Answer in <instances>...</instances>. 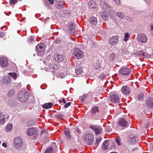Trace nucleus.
<instances>
[{"mask_svg": "<svg viewBox=\"0 0 153 153\" xmlns=\"http://www.w3.org/2000/svg\"><path fill=\"white\" fill-rule=\"evenodd\" d=\"M147 53L146 52H144L143 51H137L133 54L134 56H140L146 57L147 55Z\"/></svg>", "mask_w": 153, "mask_h": 153, "instance_id": "f3484780", "label": "nucleus"}, {"mask_svg": "<svg viewBox=\"0 0 153 153\" xmlns=\"http://www.w3.org/2000/svg\"><path fill=\"white\" fill-rule=\"evenodd\" d=\"M121 91L122 93L124 95L128 94L130 92V88L126 86L123 87L121 89Z\"/></svg>", "mask_w": 153, "mask_h": 153, "instance_id": "ddd939ff", "label": "nucleus"}, {"mask_svg": "<svg viewBox=\"0 0 153 153\" xmlns=\"http://www.w3.org/2000/svg\"><path fill=\"white\" fill-rule=\"evenodd\" d=\"M2 146L5 148L7 147V145L6 143H3L2 144Z\"/></svg>", "mask_w": 153, "mask_h": 153, "instance_id": "13d9d810", "label": "nucleus"}, {"mask_svg": "<svg viewBox=\"0 0 153 153\" xmlns=\"http://www.w3.org/2000/svg\"><path fill=\"white\" fill-rule=\"evenodd\" d=\"M37 129L35 128H27L26 130V134L29 136L36 134L37 132Z\"/></svg>", "mask_w": 153, "mask_h": 153, "instance_id": "6e6552de", "label": "nucleus"}, {"mask_svg": "<svg viewBox=\"0 0 153 153\" xmlns=\"http://www.w3.org/2000/svg\"><path fill=\"white\" fill-rule=\"evenodd\" d=\"M28 97V93L26 91H20L19 92L17 96L18 100L22 102L27 101Z\"/></svg>", "mask_w": 153, "mask_h": 153, "instance_id": "f03ea898", "label": "nucleus"}, {"mask_svg": "<svg viewBox=\"0 0 153 153\" xmlns=\"http://www.w3.org/2000/svg\"><path fill=\"white\" fill-rule=\"evenodd\" d=\"M47 134V132L45 130H42L41 131L40 135L42 137L46 136Z\"/></svg>", "mask_w": 153, "mask_h": 153, "instance_id": "c9c22d12", "label": "nucleus"}, {"mask_svg": "<svg viewBox=\"0 0 153 153\" xmlns=\"http://www.w3.org/2000/svg\"><path fill=\"white\" fill-rule=\"evenodd\" d=\"M128 51L126 48H123L122 50V53L124 54H126L127 53Z\"/></svg>", "mask_w": 153, "mask_h": 153, "instance_id": "8fccbe9b", "label": "nucleus"}, {"mask_svg": "<svg viewBox=\"0 0 153 153\" xmlns=\"http://www.w3.org/2000/svg\"><path fill=\"white\" fill-rule=\"evenodd\" d=\"M113 1L117 4H120V0H113Z\"/></svg>", "mask_w": 153, "mask_h": 153, "instance_id": "5fc2aeb1", "label": "nucleus"}, {"mask_svg": "<svg viewBox=\"0 0 153 153\" xmlns=\"http://www.w3.org/2000/svg\"><path fill=\"white\" fill-rule=\"evenodd\" d=\"M64 134L66 136V137L68 139H70L71 136L70 134L69 131L68 129H67L64 132Z\"/></svg>", "mask_w": 153, "mask_h": 153, "instance_id": "7c9ffc66", "label": "nucleus"}, {"mask_svg": "<svg viewBox=\"0 0 153 153\" xmlns=\"http://www.w3.org/2000/svg\"><path fill=\"white\" fill-rule=\"evenodd\" d=\"M99 110L98 108L96 106L93 107L91 109V112L93 114H94L97 112H99Z\"/></svg>", "mask_w": 153, "mask_h": 153, "instance_id": "c85d7f7f", "label": "nucleus"}, {"mask_svg": "<svg viewBox=\"0 0 153 153\" xmlns=\"http://www.w3.org/2000/svg\"><path fill=\"white\" fill-rule=\"evenodd\" d=\"M82 68L80 66H78L75 69V73L77 75L81 74L82 72Z\"/></svg>", "mask_w": 153, "mask_h": 153, "instance_id": "a878e982", "label": "nucleus"}, {"mask_svg": "<svg viewBox=\"0 0 153 153\" xmlns=\"http://www.w3.org/2000/svg\"><path fill=\"white\" fill-rule=\"evenodd\" d=\"M103 61H102L101 60H99L97 61L95 64H94V67L96 70H99L101 67V66L102 64Z\"/></svg>", "mask_w": 153, "mask_h": 153, "instance_id": "dca6fc26", "label": "nucleus"}, {"mask_svg": "<svg viewBox=\"0 0 153 153\" xmlns=\"http://www.w3.org/2000/svg\"><path fill=\"white\" fill-rule=\"evenodd\" d=\"M137 39L139 42L142 43H145L148 40L147 37L144 34H138L137 37Z\"/></svg>", "mask_w": 153, "mask_h": 153, "instance_id": "39448f33", "label": "nucleus"}, {"mask_svg": "<svg viewBox=\"0 0 153 153\" xmlns=\"http://www.w3.org/2000/svg\"><path fill=\"white\" fill-rule=\"evenodd\" d=\"M115 55L114 53H113L110 55L109 59L110 61L113 62L115 60Z\"/></svg>", "mask_w": 153, "mask_h": 153, "instance_id": "473e14b6", "label": "nucleus"}, {"mask_svg": "<svg viewBox=\"0 0 153 153\" xmlns=\"http://www.w3.org/2000/svg\"><path fill=\"white\" fill-rule=\"evenodd\" d=\"M49 1L50 3L51 4H52L53 3V0H49Z\"/></svg>", "mask_w": 153, "mask_h": 153, "instance_id": "bf43d9fd", "label": "nucleus"}, {"mask_svg": "<svg viewBox=\"0 0 153 153\" xmlns=\"http://www.w3.org/2000/svg\"><path fill=\"white\" fill-rule=\"evenodd\" d=\"M106 77L105 75H104L103 74H101L100 75V78L101 79H105Z\"/></svg>", "mask_w": 153, "mask_h": 153, "instance_id": "3c124183", "label": "nucleus"}, {"mask_svg": "<svg viewBox=\"0 0 153 153\" xmlns=\"http://www.w3.org/2000/svg\"><path fill=\"white\" fill-rule=\"evenodd\" d=\"M109 99L110 101L114 103L117 102L119 100V98L118 96L116 94H111L109 97Z\"/></svg>", "mask_w": 153, "mask_h": 153, "instance_id": "9d476101", "label": "nucleus"}, {"mask_svg": "<svg viewBox=\"0 0 153 153\" xmlns=\"http://www.w3.org/2000/svg\"><path fill=\"white\" fill-rule=\"evenodd\" d=\"M9 74L10 76L12 77L14 79H16L17 77V74L16 73H10Z\"/></svg>", "mask_w": 153, "mask_h": 153, "instance_id": "58836bf2", "label": "nucleus"}, {"mask_svg": "<svg viewBox=\"0 0 153 153\" xmlns=\"http://www.w3.org/2000/svg\"><path fill=\"white\" fill-rule=\"evenodd\" d=\"M53 105V104L51 102L45 103L42 105V107L45 109H48L51 108Z\"/></svg>", "mask_w": 153, "mask_h": 153, "instance_id": "bb28decb", "label": "nucleus"}, {"mask_svg": "<svg viewBox=\"0 0 153 153\" xmlns=\"http://www.w3.org/2000/svg\"><path fill=\"white\" fill-rule=\"evenodd\" d=\"M101 139L100 137V138H97L96 142V144H99L100 141H101Z\"/></svg>", "mask_w": 153, "mask_h": 153, "instance_id": "09e8293b", "label": "nucleus"}, {"mask_svg": "<svg viewBox=\"0 0 153 153\" xmlns=\"http://www.w3.org/2000/svg\"><path fill=\"white\" fill-rule=\"evenodd\" d=\"M14 94V91L13 90H10L8 93V95L9 96H11Z\"/></svg>", "mask_w": 153, "mask_h": 153, "instance_id": "37998d69", "label": "nucleus"}, {"mask_svg": "<svg viewBox=\"0 0 153 153\" xmlns=\"http://www.w3.org/2000/svg\"><path fill=\"white\" fill-rule=\"evenodd\" d=\"M71 102H69L64 105V106L65 108H67L69 106L71 105Z\"/></svg>", "mask_w": 153, "mask_h": 153, "instance_id": "c03bdc74", "label": "nucleus"}, {"mask_svg": "<svg viewBox=\"0 0 153 153\" xmlns=\"http://www.w3.org/2000/svg\"><path fill=\"white\" fill-rule=\"evenodd\" d=\"M86 97V96H85V95H84L82 97V100H84V99Z\"/></svg>", "mask_w": 153, "mask_h": 153, "instance_id": "680f3d73", "label": "nucleus"}, {"mask_svg": "<svg viewBox=\"0 0 153 153\" xmlns=\"http://www.w3.org/2000/svg\"><path fill=\"white\" fill-rule=\"evenodd\" d=\"M150 30L151 35L152 36H153V23L151 25Z\"/></svg>", "mask_w": 153, "mask_h": 153, "instance_id": "a18cd8bd", "label": "nucleus"}, {"mask_svg": "<svg viewBox=\"0 0 153 153\" xmlns=\"http://www.w3.org/2000/svg\"><path fill=\"white\" fill-rule=\"evenodd\" d=\"M119 41L118 37L114 36L111 38L109 40V44L113 46H114L118 44Z\"/></svg>", "mask_w": 153, "mask_h": 153, "instance_id": "423d86ee", "label": "nucleus"}, {"mask_svg": "<svg viewBox=\"0 0 153 153\" xmlns=\"http://www.w3.org/2000/svg\"><path fill=\"white\" fill-rule=\"evenodd\" d=\"M3 79L4 83H9L11 81V78L10 76H7L4 77Z\"/></svg>", "mask_w": 153, "mask_h": 153, "instance_id": "393cba45", "label": "nucleus"}, {"mask_svg": "<svg viewBox=\"0 0 153 153\" xmlns=\"http://www.w3.org/2000/svg\"><path fill=\"white\" fill-rule=\"evenodd\" d=\"M120 73L123 75H128L131 71V70L128 68L123 67L121 68L119 71Z\"/></svg>", "mask_w": 153, "mask_h": 153, "instance_id": "0eeeda50", "label": "nucleus"}, {"mask_svg": "<svg viewBox=\"0 0 153 153\" xmlns=\"http://www.w3.org/2000/svg\"><path fill=\"white\" fill-rule=\"evenodd\" d=\"M53 149L52 147H49L45 151V153H53Z\"/></svg>", "mask_w": 153, "mask_h": 153, "instance_id": "72a5a7b5", "label": "nucleus"}, {"mask_svg": "<svg viewBox=\"0 0 153 153\" xmlns=\"http://www.w3.org/2000/svg\"><path fill=\"white\" fill-rule=\"evenodd\" d=\"M56 117L57 118H62L63 117V115L62 114H60L57 115Z\"/></svg>", "mask_w": 153, "mask_h": 153, "instance_id": "603ef678", "label": "nucleus"}, {"mask_svg": "<svg viewBox=\"0 0 153 153\" xmlns=\"http://www.w3.org/2000/svg\"><path fill=\"white\" fill-rule=\"evenodd\" d=\"M134 151V149H132V151Z\"/></svg>", "mask_w": 153, "mask_h": 153, "instance_id": "338daca9", "label": "nucleus"}, {"mask_svg": "<svg viewBox=\"0 0 153 153\" xmlns=\"http://www.w3.org/2000/svg\"><path fill=\"white\" fill-rule=\"evenodd\" d=\"M5 122V117H3L0 119V124L1 125H3L4 124Z\"/></svg>", "mask_w": 153, "mask_h": 153, "instance_id": "a19ab883", "label": "nucleus"}, {"mask_svg": "<svg viewBox=\"0 0 153 153\" xmlns=\"http://www.w3.org/2000/svg\"><path fill=\"white\" fill-rule=\"evenodd\" d=\"M101 16L102 18L105 20H107L108 19V15L105 12L102 11L100 13Z\"/></svg>", "mask_w": 153, "mask_h": 153, "instance_id": "5701e85b", "label": "nucleus"}, {"mask_svg": "<svg viewBox=\"0 0 153 153\" xmlns=\"http://www.w3.org/2000/svg\"><path fill=\"white\" fill-rule=\"evenodd\" d=\"M54 59L57 62H61L63 60L64 56L59 54H56L54 55Z\"/></svg>", "mask_w": 153, "mask_h": 153, "instance_id": "2eb2a0df", "label": "nucleus"}, {"mask_svg": "<svg viewBox=\"0 0 153 153\" xmlns=\"http://www.w3.org/2000/svg\"><path fill=\"white\" fill-rule=\"evenodd\" d=\"M55 0L56 1L58 2V1H59L60 0Z\"/></svg>", "mask_w": 153, "mask_h": 153, "instance_id": "69168bd1", "label": "nucleus"}, {"mask_svg": "<svg viewBox=\"0 0 153 153\" xmlns=\"http://www.w3.org/2000/svg\"><path fill=\"white\" fill-rule=\"evenodd\" d=\"M75 25L74 23H71L69 24L68 26V28L69 32L71 34H75L76 31L75 28Z\"/></svg>", "mask_w": 153, "mask_h": 153, "instance_id": "f8f14e48", "label": "nucleus"}, {"mask_svg": "<svg viewBox=\"0 0 153 153\" xmlns=\"http://www.w3.org/2000/svg\"><path fill=\"white\" fill-rule=\"evenodd\" d=\"M146 2H149V0H144Z\"/></svg>", "mask_w": 153, "mask_h": 153, "instance_id": "0e129e2a", "label": "nucleus"}, {"mask_svg": "<svg viewBox=\"0 0 153 153\" xmlns=\"http://www.w3.org/2000/svg\"><path fill=\"white\" fill-rule=\"evenodd\" d=\"M101 7L106 11L108 12V10L110 9V7L108 6L107 4L104 3L102 2L100 4Z\"/></svg>", "mask_w": 153, "mask_h": 153, "instance_id": "4be33fe9", "label": "nucleus"}, {"mask_svg": "<svg viewBox=\"0 0 153 153\" xmlns=\"http://www.w3.org/2000/svg\"><path fill=\"white\" fill-rule=\"evenodd\" d=\"M36 48L39 52L43 51L45 50L44 45L42 44H40L37 45L36 46Z\"/></svg>", "mask_w": 153, "mask_h": 153, "instance_id": "aec40b11", "label": "nucleus"}, {"mask_svg": "<svg viewBox=\"0 0 153 153\" xmlns=\"http://www.w3.org/2000/svg\"><path fill=\"white\" fill-rule=\"evenodd\" d=\"M85 141L88 145L91 144L93 142L94 137L93 135L90 133H88L84 136Z\"/></svg>", "mask_w": 153, "mask_h": 153, "instance_id": "20e7f679", "label": "nucleus"}, {"mask_svg": "<svg viewBox=\"0 0 153 153\" xmlns=\"http://www.w3.org/2000/svg\"><path fill=\"white\" fill-rule=\"evenodd\" d=\"M50 68L51 69H55L56 70H57L58 68L57 65L54 64V63H53L50 65Z\"/></svg>", "mask_w": 153, "mask_h": 153, "instance_id": "e433bc0d", "label": "nucleus"}, {"mask_svg": "<svg viewBox=\"0 0 153 153\" xmlns=\"http://www.w3.org/2000/svg\"><path fill=\"white\" fill-rule=\"evenodd\" d=\"M34 124V122L33 120H30L28 121L27 123V126H33Z\"/></svg>", "mask_w": 153, "mask_h": 153, "instance_id": "f704fd0d", "label": "nucleus"}, {"mask_svg": "<svg viewBox=\"0 0 153 153\" xmlns=\"http://www.w3.org/2000/svg\"><path fill=\"white\" fill-rule=\"evenodd\" d=\"M17 2V0H10V4H15Z\"/></svg>", "mask_w": 153, "mask_h": 153, "instance_id": "de8ad7c7", "label": "nucleus"}, {"mask_svg": "<svg viewBox=\"0 0 153 153\" xmlns=\"http://www.w3.org/2000/svg\"><path fill=\"white\" fill-rule=\"evenodd\" d=\"M89 22L92 25H95L97 23V19L94 17H91L89 19Z\"/></svg>", "mask_w": 153, "mask_h": 153, "instance_id": "b1692460", "label": "nucleus"}, {"mask_svg": "<svg viewBox=\"0 0 153 153\" xmlns=\"http://www.w3.org/2000/svg\"><path fill=\"white\" fill-rule=\"evenodd\" d=\"M147 105L150 108H153V99H151L146 101Z\"/></svg>", "mask_w": 153, "mask_h": 153, "instance_id": "cd10ccee", "label": "nucleus"}, {"mask_svg": "<svg viewBox=\"0 0 153 153\" xmlns=\"http://www.w3.org/2000/svg\"><path fill=\"white\" fill-rule=\"evenodd\" d=\"M65 76V74L63 73H61L59 74L58 77L60 78H64Z\"/></svg>", "mask_w": 153, "mask_h": 153, "instance_id": "49530a36", "label": "nucleus"}, {"mask_svg": "<svg viewBox=\"0 0 153 153\" xmlns=\"http://www.w3.org/2000/svg\"><path fill=\"white\" fill-rule=\"evenodd\" d=\"M116 15L118 17L121 18H123L124 17V15L121 12H118L116 13Z\"/></svg>", "mask_w": 153, "mask_h": 153, "instance_id": "4c0bfd02", "label": "nucleus"}, {"mask_svg": "<svg viewBox=\"0 0 153 153\" xmlns=\"http://www.w3.org/2000/svg\"><path fill=\"white\" fill-rule=\"evenodd\" d=\"M4 33L3 32H1L0 33V36L3 37L4 36Z\"/></svg>", "mask_w": 153, "mask_h": 153, "instance_id": "052dcab7", "label": "nucleus"}, {"mask_svg": "<svg viewBox=\"0 0 153 153\" xmlns=\"http://www.w3.org/2000/svg\"><path fill=\"white\" fill-rule=\"evenodd\" d=\"M33 39H34L33 37L31 36L29 38V39H28V41L29 42H31L33 40Z\"/></svg>", "mask_w": 153, "mask_h": 153, "instance_id": "864d4df0", "label": "nucleus"}, {"mask_svg": "<svg viewBox=\"0 0 153 153\" xmlns=\"http://www.w3.org/2000/svg\"><path fill=\"white\" fill-rule=\"evenodd\" d=\"M8 65V59L5 57H2L0 59V65L4 67H7Z\"/></svg>", "mask_w": 153, "mask_h": 153, "instance_id": "9b49d317", "label": "nucleus"}, {"mask_svg": "<svg viewBox=\"0 0 153 153\" xmlns=\"http://www.w3.org/2000/svg\"><path fill=\"white\" fill-rule=\"evenodd\" d=\"M143 95L142 93H140L137 96L138 99L140 100H142L143 99Z\"/></svg>", "mask_w": 153, "mask_h": 153, "instance_id": "ea45409f", "label": "nucleus"}, {"mask_svg": "<svg viewBox=\"0 0 153 153\" xmlns=\"http://www.w3.org/2000/svg\"><path fill=\"white\" fill-rule=\"evenodd\" d=\"M115 141L118 146L121 145L120 143V140L119 138H116L115 139Z\"/></svg>", "mask_w": 153, "mask_h": 153, "instance_id": "79ce46f5", "label": "nucleus"}, {"mask_svg": "<svg viewBox=\"0 0 153 153\" xmlns=\"http://www.w3.org/2000/svg\"><path fill=\"white\" fill-rule=\"evenodd\" d=\"M128 141L130 143L134 144L137 143L138 141V138L137 137L133 135H130Z\"/></svg>", "mask_w": 153, "mask_h": 153, "instance_id": "4468645a", "label": "nucleus"}, {"mask_svg": "<svg viewBox=\"0 0 153 153\" xmlns=\"http://www.w3.org/2000/svg\"><path fill=\"white\" fill-rule=\"evenodd\" d=\"M49 19V18H47L45 19L44 20V21L45 22L46 20Z\"/></svg>", "mask_w": 153, "mask_h": 153, "instance_id": "e2e57ef3", "label": "nucleus"}, {"mask_svg": "<svg viewBox=\"0 0 153 153\" xmlns=\"http://www.w3.org/2000/svg\"><path fill=\"white\" fill-rule=\"evenodd\" d=\"M118 124L120 126L122 127H127V122L124 119L121 118L118 121Z\"/></svg>", "mask_w": 153, "mask_h": 153, "instance_id": "a211bd4d", "label": "nucleus"}, {"mask_svg": "<svg viewBox=\"0 0 153 153\" xmlns=\"http://www.w3.org/2000/svg\"><path fill=\"white\" fill-rule=\"evenodd\" d=\"M89 7L91 9H94L96 7V5L95 2L93 0H91L88 2Z\"/></svg>", "mask_w": 153, "mask_h": 153, "instance_id": "412c9836", "label": "nucleus"}, {"mask_svg": "<svg viewBox=\"0 0 153 153\" xmlns=\"http://www.w3.org/2000/svg\"><path fill=\"white\" fill-rule=\"evenodd\" d=\"M13 128V125L11 124H9L6 126L5 128L6 131H10Z\"/></svg>", "mask_w": 153, "mask_h": 153, "instance_id": "2f4dec72", "label": "nucleus"}, {"mask_svg": "<svg viewBox=\"0 0 153 153\" xmlns=\"http://www.w3.org/2000/svg\"><path fill=\"white\" fill-rule=\"evenodd\" d=\"M108 140H105L102 144V148L103 150H106L108 149L109 147Z\"/></svg>", "mask_w": 153, "mask_h": 153, "instance_id": "6ab92c4d", "label": "nucleus"}, {"mask_svg": "<svg viewBox=\"0 0 153 153\" xmlns=\"http://www.w3.org/2000/svg\"><path fill=\"white\" fill-rule=\"evenodd\" d=\"M90 128L94 130L96 135H98L102 132V128L99 126H95L94 125H91Z\"/></svg>", "mask_w": 153, "mask_h": 153, "instance_id": "1a4fd4ad", "label": "nucleus"}, {"mask_svg": "<svg viewBox=\"0 0 153 153\" xmlns=\"http://www.w3.org/2000/svg\"><path fill=\"white\" fill-rule=\"evenodd\" d=\"M0 117L1 118L3 117H5V114L3 113H0Z\"/></svg>", "mask_w": 153, "mask_h": 153, "instance_id": "6e6d98bb", "label": "nucleus"}, {"mask_svg": "<svg viewBox=\"0 0 153 153\" xmlns=\"http://www.w3.org/2000/svg\"><path fill=\"white\" fill-rule=\"evenodd\" d=\"M23 143L22 138L20 137H17L15 138L13 140V146L16 149L19 150L22 148Z\"/></svg>", "mask_w": 153, "mask_h": 153, "instance_id": "f257e3e1", "label": "nucleus"}, {"mask_svg": "<svg viewBox=\"0 0 153 153\" xmlns=\"http://www.w3.org/2000/svg\"><path fill=\"white\" fill-rule=\"evenodd\" d=\"M59 102H63V103L64 104H65L66 103V101L65 100V99L64 98L62 99V100H59Z\"/></svg>", "mask_w": 153, "mask_h": 153, "instance_id": "4d7b16f0", "label": "nucleus"}, {"mask_svg": "<svg viewBox=\"0 0 153 153\" xmlns=\"http://www.w3.org/2000/svg\"><path fill=\"white\" fill-rule=\"evenodd\" d=\"M130 37V34L129 33H125L123 37V40L124 41L127 42L129 40Z\"/></svg>", "mask_w": 153, "mask_h": 153, "instance_id": "c756f323", "label": "nucleus"}, {"mask_svg": "<svg viewBox=\"0 0 153 153\" xmlns=\"http://www.w3.org/2000/svg\"><path fill=\"white\" fill-rule=\"evenodd\" d=\"M74 57L77 59H81L84 56V54L82 51L79 48H76L73 53Z\"/></svg>", "mask_w": 153, "mask_h": 153, "instance_id": "7ed1b4c3", "label": "nucleus"}]
</instances>
